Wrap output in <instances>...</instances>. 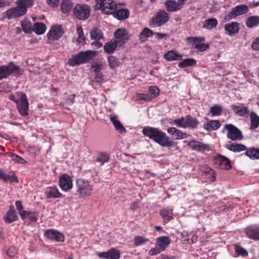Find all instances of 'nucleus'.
<instances>
[{
    "mask_svg": "<svg viewBox=\"0 0 259 259\" xmlns=\"http://www.w3.org/2000/svg\"><path fill=\"white\" fill-rule=\"evenodd\" d=\"M142 133L162 147H170L174 146V143L170 138L158 128L145 127L143 129Z\"/></svg>",
    "mask_w": 259,
    "mask_h": 259,
    "instance_id": "nucleus-1",
    "label": "nucleus"
},
{
    "mask_svg": "<svg viewBox=\"0 0 259 259\" xmlns=\"http://www.w3.org/2000/svg\"><path fill=\"white\" fill-rule=\"evenodd\" d=\"M17 7L9 9L4 13V17L10 20L24 16L28 8L34 4L33 0H17L16 2Z\"/></svg>",
    "mask_w": 259,
    "mask_h": 259,
    "instance_id": "nucleus-2",
    "label": "nucleus"
},
{
    "mask_svg": "<svg viewBox=\"0 0 259 259\" xmlns=\"http://www.w3.org/2000/svg\"><path fill=\"white\" fill-rule=\"evenodd\" d=\"M97 54L96 51H87L80 52L79 53L73 55L68 60V64L69 66L74 67L80 64L88 63L92 60Z\"/></svg>",
    "mask_w": 259,
    "mask_h": 259,
    "instance_id": "nucleus-3",
    "label": "nucleus"
},
{
    "mask_svg": "<svg viewBox=\"0 0 259 259\" xmlns=\"http://www.w3.org/2000/svg\"><path fill=\"white\" fill-rule=\"evenodd\" d=\"M75 186L76 192L80 198H89L93 193L94 185L88 180L78 179L76 181Z\"/></svg>",
    "mask_w": 259,
    "mask_h": 259,
    "instance_id": "nucleus-4",
    "label": "nucleus"
},
{
    "mask_svg": "<svg viewBox=\"0 0 259 259\" xmlns=\"http://www.w3.org/2000/svg\"><path fill=\"white\" fill-rule=\"evenodd\" d=\"M170 123L176 125L179 127L194 129L197 128L199 121L195 117L188 115L185 117L182 116L180 118L175 119L171 121Z\"/></svg>",
    "mask_w": 259,
    "mask_h": 259,
    "instance_id": "nucleus-5",
    "label": "nucleus"
},
{
    "mask_svg": "<svg viewBox=\"0 0 259 259\" xmlns=\"http://www.w3.org/2000/svg\"><path fill=\"white\" fill-rule=\"evenodd\" d=\"M95 9L104 14H112L117 10L116 3L112 0H96Z\"/></svg>",
    "mask_w": 259,
    "mask_h": 259,
    "instance_id": "nucleus-6",
    "label": "nucleus"
},
{
    "mask_svg": "<svg viewBox=\"0 0 259 259\" xmlns=\"http://www.w3.org/2000/svg\"><path fill=\"white\" fill-rule=\"evenodd\" d=\"M23 71L22 69L13 63H10L8 65L1 66L0 80L8 77L11 74L16 76H20L23 74Z\"/></svg>",
    "mask_w": 259,
    "mask_h": 259,
    "instance_id": "nucleus-7",
    "label": "nucleus"
},
{
    "mask_svg": "<svg viewBox=\"0 0 259 259\" xmlns=\"http://www.w3.org/2000/svg\"><path fill=\"white\" fill-rule=\"evenodd\" d=\"M19 101L17 102V109L21 115L24 117L28 115L29 103L26 95L22 93H17Z\"/></svg>",
    "mask_w": 259,
    "mask_h": 259,
    "instance_id": "nucleus-8",
    "label": "nucleus"
},
{
    "mask_svg": "<svg viewBox=\"0 0 259 259\" xmlns=\"http://www.w3.org/2000/svg\"><path fill=\"white\" fill-rule=\"evenodd\" d=\"M169 19V14L164 10H160L151 19L150 26L152 28L160 27L165 24Z\"/></svg>",
    "mask_w": 259,
    "mask_h": 259,
    "instance_id": "nucleus-9",
    "label": "nucleus"
},
{
    "mask_svg": "<svg viewBox=\"0 0 259 259\" xmlns=\"http://www.w3.org/2000/svg\"><path fill=\"white\" fill-rule=\"evenodd\" d=\"M249 11V8L246 5H237L233 9L231 12L224 17L225 21H229L238 16L242 15L247 13Z\"/></svg>",
    "mask_w": 259,
    "mask_h": 259,
    "instance_id": "nucleus-10",
    "label": "nucleus"
},
{
    "mask_svg": "<svg viewBox=\"0 0 259 259\" xmlns=\"http://www.w3.org/2000/svg\"><path fill=\"white\" fill-rule=\"evenodd\" d=\"M73 14L78 19L86 20L90 16V9L87 5L77 4L73 9Z\"/></svg>",
    "mask_w": 259,
    "mask_h": 259,
    "instance_id": "nucleus-11",
    "label": "nucleus"
},
{
    "mask_svg": "<svg viewBox=\"0 0 259 259\" xmlns=\"http://www.w3.org/2000/svg\"><path fill=\"white\" fill-rule=\"evenodd\" d=\"M225 128L227 130V138L232 141H240L242 139V132L232 124H226Z\"/></svg>",
    "mask_w": 259,
    "mask_h": 259,
    "instance_id": "nucleus-12",
    "label": "nucleus"
},
{
    "mask_svg": "<svg viewBox=\"0 0 259 259\" xmlns=\"http://www.w3.org/2000/svg\"><path fill=\"white\" fill-rule=\"evenodd\" d=\"M187 40L191 43L192 48L196 49L200 52L205 51L209 47V45L206 44H200L204 41V37H188Z\"/></svg>",
    "mask_w": 259,
    "mask_h": 259,
    "instance_id": "nucleus-13",
    "label": "nucleus"
},
{
    "mask_svg": "<svg viewBox=\"0 0 259 259\" xmlns=\"http://www.w3.org/2000/svg\"><path fill=\"white\" fill-rule=\"evenodd\" d=\"M90 36L92 40H95L92 42L91 45L96 46L97 48L102 46V44L99 40L103 38L104 35L100 29L97 27L93 28L90 31Z\"/></svg>",
    "mask_w": 259,
    "mask_h": 259,
    "instance_id": "nucleus-14",
    "label": "nucleus"
},
{
    "mask_svg": "<svg viewBox=\"0 0 259 259\" xmlns=\"http://www.w3.org/2000/svg\"><path fill=\"white\" fill-rule=\"evenodd\" d=\"M213 162L215 165L220 169H229L231 168L230 160L221 155H218L213 157Z\"/></svg>",
    "mask_w": 259,
    "mask_h": 259,
    "instance_id": "nucleus-15",
    "label": "nucleus"
},
{
    "mask_svg": "<svg viewBox=\"0 0 259 259\" xmlns=\"http://www.w3.org/2000/svg\"><path fill=\"white\" fill-rule=\"evenodd\" d=\"M188 146L192 150L196 151L205 152L209 151L210 150L209 145L196 140H192L189 142L188 143Z\"/></svg>",
    "mask_w": 259,
    "mask_h": 259,
    "instance_id": "nucleus-16",
    "label": "nucleus"
},
{
    "mask_svg": "<svg viewBox=\"0 0 259 259\" xmlns=\"http://www.w3.org/2000/svg\"><path fill=\"white\" fill-rule=\"evenodd\" d=\"M59 186L62 190L67 191L72 188V181L70 176L65 174L59 179Z\"/></svg>",
    "mask_w": 259,
    "mask_h": 259,
    "instance_id": "nucleus-17",
    "label": "nucleus"
},
{
    "mask_svg": "<svg viewBox=\"0 0 259 259\" xmlns=\"http://www.w3.org/2000/svg\"><path fill=\"white\" fill-rule=\"evenodd\" d=\"M45 237L48 239L55 241L56 242H63L64 240V235L54 229L47 230L45 233Z\"/></svg>",
    "mask_w": 259,
    "mask_h": 259,
    "instance_id": "nucleus-18",
    "label": "nucleus"
},
{
    "mask_svg": "<svg viewBox=\"0 0 259 259\" xmlns=\"http://www.w3.org/2000/svg\"><path fill=\"white\" fill-rule=\"evenodd\" d=\"M63 34L62 27L61 25H55L53 26L48 33V37L49 39L57 40Z\"/></svg>",
    "mask_w": 259,
    "mask_h": 259,
    "instance_id": "nucleus-19",
    "label": "nucleus"
},
{
    "mask_svg": "<svg viewBox=\"0 0 259 259\" xmlns=\"http://www.w3.org/2000/svg\"><path fill=\"white\" fill-rule=\"evenodd\" d=\"M246 236L250 239L259 241V226L251 225L245 229Z\"/></svg>",
    "mask_w": 259,
    "mask_h": 259,
    "instance_id": "nucleus-20",
    "label": "nucleus"
},
{
    "mask_svg": "<svg viewBox=\"0 0 259 259\" xmlns=\"http://www.w3.org/2000/svg\"><path fill=\"white\" fill-rule=\"evenodd\" d=\"M97 255L101 258L119 259L120 257L119 251L114 248H112L106 252H98Z\"/></svg>",
    "mask_w": 259,
    "mask_h": 259,
    "instance_id": "nucleus-21",
    "label": "nucleus"
},
{
    "mask_svg": "<svg viewBox=\"0 0 259 259\" xmlns=\"http://www.w3.org/2000/svg\"><path fill=\"white\" fill-rule=\"evenodd\" d=\"M225 30L226 34L229 36H233L239 31V24L236 22L227 24L225 26Z\"/></svg>",
    "mask_w": 259,
    "mask_h": 259,
    "instance_id": "nucleus-22",
    "label": "nucleus"
},
{
    "mask_svg": "<svg viewBox=\"0 0 259 259\" xmlns=\"http://www.w3.org/2000/svg\"><path fill=\"white\" fill-rule=\"evenodd\" d=\"M110 119L114 125L115 130L117 131L120 134H122L126 132V129L118 119L117 116L115 114L110 115Z\"/></svg>",
    "mask_w": 259,
    "mask_h": 259,
    "instance_id": "nucleus-23",
    "label": "nucleus"
},
{
    "mask_svg": "<svg viewBox=\"0 0 259 259\" xmlns=\"http://www.w3.org/2000/svg\"><path fill=\"white\" fill-rule=\"evenodd\" d=\"M127 30L125 28H121L118 29L114 33V36L119 42L124 43L125 40L128 39V36Z\"/></svg>",
    "mask_w": 259,
    "mask_h": 259,
    "instance_id": "nucleus-24",
    "label": "nucleus"
},
{
    "mask_svg": "<svg viewBox=\"0 0 259 259\" xmlns=\"http://www.w3.org/2000/svg\"><path fill=\"white\" fill-rule=\"evenodd\" d=\"M163 58L167 61H179L182 59V56L174 50H170L164 55Z\"/></svg>",
    "mask_w": 259,
    "mask_h": 259,
    "instance_id": "nucleus-25",
    "label": "nucleus"
},
{
    "mask_svg": "<svg viewBox=\"0 0 259 259\" xmlns=\"http://www.w3.org/2000/svg\"><path fill=\"white\" fill-rule=\"evenodd\" d=\"M170 243V239L169 237L161 236L157 239L156 245L158 246L163 251L166 249Z\"/></svg>",
    "mask_w": 259,
    "mask_h": 259,
    "instance_id": "nucleus-26",
    "label": "nucleus"
},
{
    "mask_svg": "<svg viewBox=\"0 0 259 259\" xmlns=\"http://www.w3.org/2000/svg\"><path fill=\"white\" fill-rule=\"evenodd\" d=\"M231 107L234 113L239 116L247 117L249 115V110L247 107L232 105Z\"/></svg>",
    "mask_w": 259,
    "mask_h": 259,
    "instance_id": "nucleus-27",
    "label": "nucleus"
},
{
    "mask_svg": "<svg viewBox=\"0 0 259 259\" xmlns=\"http://www.w3.org/2000/svg\"><path fill=\"white\" fill-rule=\"evenodd\" d=\"M164 5L166 11L168 12H176L181 9V7L174 0H167L164 2Z\"/></svg>",
    "mask_w": 259,
    "mask_h": 259,
    "instance_id": "nucleus-28",
    "label": "nucleus"
},
{
    "mask_svg": "<svg viewBox=\"0 0 259 259\" xmlns=\"http://www.w3.org/2000/svg\"><path fill=\"white\" fill-rule=\"evenodd\" d=\"M119 41L117 40H111L105 43L104 46V52L107 54H112L116 50Z\"/></svg>",
    "mask_w": 259,
    "mask_h": 259,
    "instance_id": "nucleus-29",
    "label": "nucleus"
},
{
    "mask_svg": "<svg viewBox=\"0 0 259 259\" xmlns=\"http://www.w3.org/2000/svg\"><path fill=\"white\" fill-rule=\"evenodd\" d=\"M112 14L118 20H123L129 17L130 12L127 9H121L116 11Z\"/></svg>",
    "mask_w": 259,
    "mask_h": 259,
    "instance_id": "nucleus-30",
    "label": "nucleus"
},
{
    "mask_svg": "<svg viewBox=\"0 0 259 259\" xmlns=\"http://www.w3.org/2000/svg\"><path fill=\"white\" fill-rule=\"evenodd\" d=\"M45 193L47 197L49 198H60L62 196V194L56 187L48 188Z\"/></svg>",
    "mask_w": 259,
    "mask_h": 259,
    "instance_id": "nucleus-31",
    "label": "nucleus"
},
{
    "mask_svg": "<svg viewBox=\"0 0 259 259\" xmlns=\"http://www.w3.org/2000/svg\"><path fill=\"white\" fill-rule=\"evenodd\" d=\"M72 0H62L61 5V11L63 14H68L73 7Z\"/></svg>",
    "mask_w": 259,
    "mask_h": 259,
    "instance_id": "nucleus-32",
    "label": "nucleus"
},
{
    "mask_svg": "<svg viewBox=\"0 0 259 259\" xmlns=\"http://www.w3.org/2000/svg\"><path fill=\"white\" fill-rule=\"evenodd\" d=\"M221 126L219 120H210L204 124V128L207 131H215Z\"/></svg>",
    "mask_w": 259,
    "mask_h": 259,
    "instance_id": "nucleus-33",
    "label": "nucleus"
},
{
    "mask_svg": "<svg viewBox=\"0 0 259 259\" xmlns=\"http://www.w3.org/2000/svg\"><path fill=\"white\" fill-rule=\"evenodd\" d=\"M154 33L149 28L145 27L139 34V39L141 42H144L147 40L148 37L153 35Z\"/></svg>",
    "mask_w": 259,
    "mask_h": 259,
    "instance_id": "nucleus-34",
    "label": "nucleus"
},
{
    "mask_svg": "<svg viewBox=\"0 0 259 259\" xmlns=\"http://www.w3.org/2000/svg\"><path fill=\"white\" fill-rule=\"evenodd\" d=\"M245 24L248 28H253L259 25V16H252L246 18Z\"/></svg>",
    "mask_w": 259,
    "mask_h": 259,
    "instance_id": "nucleus-35",
    "label": "nucleus"
},
{
    "mask_svg": "<svg viewBox=\"0 0 259 259\" xmlns=\"http://www.w3.org/2000/svg\"><path fill=\"white\" fill-rule=\"evenodd\" d=\"M17 215L13 206L10 208L4 220L6 223H11L16 220Z\"/></svg>",
    "mask_w": 259,
    "mask_h": 259,
    "instance_id": "nucleus-36",
    "label": "nucleus"
},
{
    "mask_svg": "<svg viewBox=\"0 0 259 259\" xmlns=\"http://www.w3.org/2000/svg\"><path fill=\"white\" fill-rule=\"evenodd\" d=\"M21 218L26 221L28 220L30 222H36L37 217L36 213L34 211L25 210L23 212V215H20Z\"/></svg>",
    "mask_w": 259,
    "mask_h": 259,
    "instance_id": "nucleus-37",
    "label": "nucleus"
},
{
    "mask_svg": "<svg viewBox=\"0 0 259 259\" xmlns=\"http://www.w3.org/2000/svg\"><path fill=\"white\" fill-rule=\"evenodd\" d=\"M218 22L215 18H209L205 20L203 22L202 28L208 30H211L217 27Z\"/></svg>",
    "mask_w": 259,
    "mask_h": 259,
    "instance_id": "nucleus-38",
    "label": "nucleus"
},
{
    "mask_svg": "<svg viewBox=\"0 0 259 259\" xmlns=\"http://www.w3.org/2000/svg\"><path fill=\"white\" fill-rule=\"evenodd\" d=\"M226 147L228 150L234 152H240L246 149V147L245 145L234 143L227 144Z\"/></svg>",
    "mask_w": 259,
    "mask_h": 259,
    "instance_id": "nucleus-39",
    "label": "nucleus"
},
{
    "mask_svg": "<svg viewBox=\"0 0 259 259\" xmlns=\"http://www.w3.org/2000/svg\"><path fill=\"white\" fill-rule=\"evenodd\" d=\"M250 128L255 130L259 126V116L254 112L250 114Z\"/></svg>",
    "mask_w": 259,
    "mask_h": 259,
    "instance_id": "nucleus-40",
    "label": "nucleus"
},
{
    "mask_svg": "<svg viewBox=\"0 0 259 259\" xmlns=\"http://www.w3.org/2000/svg\"><path fill=\"white\" fill-rule=\"evenodd\" d=\"M32 29L36 34L40 35L45 33L46 30V26L42 23L37 22L34 24Z\"/></svg>",
    "mask_w": 259,
    "mask_h": 259,
    "instance_id": "nucleus-41",
    "label": "nucleus"
},
{
    "mask_svg": "<svg viewBox=\"0 0 259 259\" xmlns=\"http://www.w3.org/2000/svg\"><path fill=\"white\" fill-rule=\"evenodd\" d=\"M245 154L252 159H259V148H251L246 150Z\"/></svg>",
    "mask_w": 259,
    "mask_h": 259,
    "instance_id": "nucleus-42",
    "label": "nucleus"
},
{
    "mask_svg": "<svg viewBox=\"0 0 259 259\" xmlns=\"http://www.w3.org/2000/svg\"><path fill=\"white\" fill-rule=\"evenodd\" d=\"M196 63L195 60L192 58L186 59L179 62V67L181 68H184L187 66L194 65Z\"/></svg>",
    "mask_w": 259,
    "mask_h": 259,
    "instance_id": "nucleus-43",
    "label": "nucleus"
},
{
    "mask_svg": "<svg viewBox=\"0 0 259 259\" xmlns=\"http://www.w3.org/2000/svg\"><path fill=\"white\" fill-rule=\"evenodd\" d=\"M108 62L111 69H114L119 65L118 60L113 56H110L108 57Z\"/></svg>",
    "mask_w": 259,
    "mask_h": 259,
    "instance_id": "nucleus-44",
    "label": "nucleus"
},
{
    "mask_svg": "<svg viewBox=\"0 0 259 259\" xmlns=\"http://www.w3.org/2000/svg\"><path fill=\"white\" fill-rule=\"evenodd\" d=\"M21 27L24 32L25 33H30L33 31L31 28V23L28 20H23L21 22Z\"/></svg>",
    "mask_w": 259,
    "mask_h": 259,
    "instance_id": "nucleus-45",
    "label": "nucleus"
},
{
    "mask_svg": "<svg viewBox=\"0 0 259 259\" xmlns=\"http://www.w3.org/2000/svg\"><path fill=\"white\" fill-rule=\"evenodd\" d=\"M222 107L220 105H215L210 108V112L212 116H219L222 114Z\"/></svg>",
    "mask_w": 259,
    "mask_h": 259,
    "instance_id": "nucleus-46",
    "label": "nucleus"
},
{
    "mask_svg": "<svg viewBox=\"0 0 259 259\" xmlns=\"http://www.w3.org/2000/svg\"><path fill=\"white\" fill-rule=\"evenodd\" d=\"M5 155H7L11 157L12 158V160H13L15 163H25L26 162L25 160L14 153H6L5 154Z\"/></svg>",
    "mask_w": 259,
    "mask_h": 259,
    "instance_id": "nucleus-47",
    "label": "nucleus"
},
{
    "mask_svg": "<svg viewBox=\"0 0 259 259\" xmlns=\"http://www.w3.org/2000/svg\"><path fill=\"white\" fill-rule=\"evenodd\" d=\"M172 209L166 210L163 209L160 211V215L163 218H165L164 221L168 222L172 219Z\"/></svg>",
    "mask_w": 259,
    "mask_h": 259,
    "instance_id": "nucleus-48",
    "label": "nucleus"
},
{
    "mask_svg": "<svg viewBox=\"0 0 259 259\" xmlns=\"http://www.w3.org/2000/svg\"><path fill=\"white\" fill-rule=\"evenodd\" d=\"M78 33V37L77 38V41L82 45L85 44V37L83 35V29L81 27H79L77 29Z\"/></svg>",
    "mask_w": 259,
    "mask_h": 259,
    "instance_id": "nucleus-49",
    "label": "nucleus"
},
{
    "mask_svg": "<svg viewBox=\"0 0 259 259\" xmlns=\"http://www.w3.org/2000/svg\"><path fill=\"white\" fill-rule=\"evenodd\" d=\"M151 99L152 97L147 94L137 93L136 94V100L138 101H149Z\"/></svg>",
    "mask_w": 259,
    "mask_h": 259,
    "instance_id": "nucleus-50",
    "label": "nucleus"
},
{
    "mask_svg": "<svg viewBox=\"0 0 259 259\" xmlns=\"http://www.w3.org/2000/svg\"><path fill=\"white\" fill-rule=\"evenodd\" d=\"M148 241V239L142 236H136L134 239V243L136 246L142 245Z\"/></svg>",
    "mask_w": 259,
    "mask_h": 259,
    "instance_id": "nucleus-51",
    "label": "nucleus"
},
{
    "mask_svg": "<svg viewBox=\"0 0 259 259\" xmlns=\"http://www.w3.org/2000/svg\"><path fill=\"white\" fill-rule=\"evenodd\" d=\"M109 156L106 153H101L98 155L97 158V161L104 163L108 161Z\"/></svg>",
    "mask_w": 259,
    "mask_h": 259,
    "instance_id": "nucleus-52",
    "label": "nucleus"
},
{
    "mask_svg": "<svg viewBox=\"0 0 259 259\" xmlns=\"http://www.w3.org/2000/svg\"><path fill=\"white\" fill-rule=\"evenodd\" d=\"M235 251L238 255L248 256V252L246 249L239 246L235 245Z\"/></svg>",
    "mask_w": 259,
    "mask_h": 259,
    "instance_id": "nucleus-53",
    "label": "nucleus"
},
{
    "mask_svg": "<svg viewBox=\"0 0 259 259\" xmlns=\"http://www.w3.org/2000/svg\"><path fill=\"white\" fill-rule=\"evenodd\" d=\"M75 96V94H72L70 95L68 98H64L63 100V103L69 105H72L74 102Z\"/></svg>",
    "mask_w": 259,
    "mask_h": 259,
    "instance_id": "nucleus-54",
    "label": "nucleus"
},
{
    "mask_svg": "<svg viewBox=\"0 0 259 259\" xmlns=\"http://www.w3.org/2000/svg\"><path fill=\"white\" fill-rule=\"evenodd\" d=\"M161 251H162V250L156 245L155 247L151 248L149 251L148 254L150 255L153 256L160 253Z\"/></svg>",
    "mask_w": 259,
    "mask_h": 259,
    "instance_id": "nucleus-55",
    "label": "nucleus"
},
{
    "mask_svg": "<svg viewBox=\"0 0 259 259\" xmlns=\"http://www.w3.org/2000/svg\"><path fill=\"white\" fill-rule=\"evenodd\" d=\"M4 181L6 182L9 181L11 183H13V182L18 183V179L15 175L10 176L7 174H6Z\"/></svg>",
    "mask_w": 259,
    "mask_h": 259,
    "instance_id": "nucleus-56",
    "label": "nucleus"
},
{
    "mask_svg": "<svg viewBox=\"0 0 259 259\" xmlns=\"http://www.w3.org/2000/svg\"><path fill=\"white\" fill-rule=\"evenodd\" d=\"M16 207L20 215H23V212L25 210H23V206L21 201H17L15 203Z\"/></svg>",
    "mask_w": 259,
    "mask_h": 259,
    "instance_id": "nucleus-57",
    "label": "nucleus"
},
{
    "mask_svg": "<svg viewBox=\"0 0 259 259\" xmlns=\"http://www.w3.org/2000/svg\"><path fill=\"white\" fill-rule=\"evenodd\" d=\"M149 91L151 95H153L152 98L157 97L159 94V90L156 87L151 86L149 88Z\"/></svg>",
    "mask_w": 259,
    "mask_h": 259,
    "instance_id": "nucleus-58",
    "label": "nucleus"
},
{
    "mask_svg": "<svg viewBox=\"0 0 259 259\" xmlns=\"http://www.w3.org/2000/svg\"><path fill=\"white\" fill-rule=\"evenodd\" d=\"M8 255L10 257H14L17 253V249L15 247H11L7 251Z\"/></svg>",
    "mask_w": 259,
    "mask_h": 259,
    "instance_id": "nucleus-59",
    "label": "nucleus"
},
{
    "mask_svg": "<svg viewBox=\"0 0 259 259\" xmlns=\"http://www.w3.org/2000/svg\"><path fill=\"white\" fill-rule=\"evenodd\" d=\"M104 80L102 73L100 72L95 73V81L98 83H102Z\"/></svg>",
    "mask_w": 259,
    "mask_h": 259,
    "instance_id": "nucleus-60",
    "label": "nucleus"
},
{
    "mask_svg": "<svg viewBox=\"0 0 259 259\" xmlns=\"http://www.w3.org/2000/svg\"><path fill=\"white\" fill-rule=\"evenodd\" d=\"M91 69H93L95 73L100 72L102 69L101 65L95 62L92 64Z\"/></svg>",
    "mask_w": 259,
    "mask_h": 259,
    "instance_id": "nucleus-61",
    "label": "nucleus"
},
{
    "mask_svg": "<svg viewBox=\"0 0 259 259\" xmlns=\"http://www.w3.org/2000/svg\"><path fill=\"white\" fill-rule=\"evenodd\" d=\"M47 4L51 7H56L58 5L59 0H47Z\"/></svg>",
    "mask_w": 259,
    "mask_h": 259,
    "instance_id": "nucleus-62",
    "label": "nucleus"
},
{
    "mask_svg": "<svg viewBox=\"0 0 259 259\" xmlns=\"http://www.w3.org/2000/svg\"><path fill=\"white\" fill-rule=\"evenodd\" d=\"M154 35H156V38L158 39H163L168 37V34L159 32H154Z\"/></svg>",
    "mask_w": 259,
    "mask_h": 259,
    "instance_id": "nucleus-63",
    "label": "nucleus"
},
{
    "mask_svg": "<svg viewBox=\"0 0 259 259\" xmlns=\"http://www.w3.org/2000/svg\"><path fill=\"white\" fill-rule=\"evenodd\" d=\"M252 48L256 51L259 50V37L257 38L252 44Z\"/></svg>",
    "mask_w": 259,
    "mask_h": 259,
    "instance_id": "nucleus-64",
    "label": "nucleus"
}]
</instances>
